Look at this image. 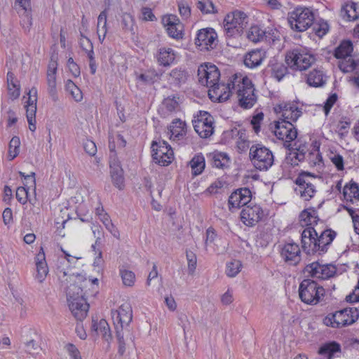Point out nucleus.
Wrapping results in <instances>:
<instances>
[{"label": "nucleus", "instance_id": "1", "mask_svg": "<svg viewBox=\"0 0 359 359\" xmlns=\"http://www.w3.org/2000/svg\"><path fill=\"white\" fill-rule=\"evenodd\" d=\"M336 236L337 233L330 229L306 227L302 233V248L309 254H324Z\"/></svg>", "mask_w": 359, "mask_h": 359}, {"label": "nucleus", "instance_id": "2", "mask_svg": "<svg viewBox=\"0 0 359 359\" xmlns=\"http://www.w3.org/2000/svg\"><path fill=\"white\" fill-rule=\"evenodd\" d=\"M232 83L240 106L244 109L252 107L257 102V95L252 81L242 74H235L232 76Z\"/></svg>", "mask_w": 359, "mask_h": 359}, {"label": "nucleus", "instance_id": "3", "mask_svg": "<svg viewBox=\"0 0 359 359\" xmlns=\"http://www.w3.org/2000/svg\"><path fill=\"white\" fill-rule=\"evenodd\" d=\"M83 289L78 284L70 285L67 290L69 307L72 314L79 320H83L89 309V304L84 298Z\"/></svg>", "mask_w": 359, "mask_h": 359}, {"label": "nucleus", "instance_id": "4", "mask_svg": "<svg viewBox=\"0 0 359 359\" xmlns=\"http://www.w3.org/2000/svg\"><path fill=\"white\" fill-rule=\"evenodd\" d=\"M316 57L306 48L297 47L287 52L285 62L294 70L304 71L316 62Z\"/></svg>", "mask_w": 359, "mask_h": 359}, {"label": "nucleus", "instance_id": "5", "mask_svg": "<svg viewBox=\"0 0 359 359\" xmlns=\"http://www.w3.org/2000/svg\"><path fill=\"white\" fill-rule=\"evenodd\" d=\"M358 318L359 312L356 308H346L327 315L323 319V323L326 326L339 328L354 323Z\"/></svg>", "mask_w": 359, "mask_h": 359}, {"label": "nucleus", "instance_id": "6", "mask_svg": "<svg viewBox=\"0 0 359 359\" xmlns=\"http://www.w3.org/2000/svg\"><path fill=\"white\" fill-rule=\"evenodd\" d=\"M314 15L308 8L298 7L288 14V22L292 29L304 32L313 22Z\"/></svg>", "mask_w": 359, "mask_h": 359}, {"label": "nucleus", "instance_id": "7", "mask_svg": "<svg viewBox=\"0 0 359 359\" xmlns=\"http://www.w3.org/2000/svg\"><path fill=\"white\" fill-rule=\"evenodd\" d=\"M249 155L253 165L257 170H267L273 164L274 156L272 151L262 144L252 145Z\"/></svg>", "mask_w": 359, "mask_h": 359}, {"label": "nucleus", "instance_id": "8", "mask_svg": "<svg viewBox=\"0 0 359 359\" xmlns=\"http://www.w3.org/2000/svg\"><path fill=\"white\" fill-rule=\"evenodd\" d=\"M325 290L314 280L304 279L300 283L299 295L301 300L307 304H316L323 297Z\"/></svg>", "mask_w": 359, "mask_h": 359}, {"label": "nucleus", "instance_id": "9", "mask_svg": "<svg viewBox=\"0 0 359 359\" xmlns=\"http://www.w3.org/2000/svg\"><path fill=\"white\" fill-rule=\"evenodd\" d=\"M247 24V15L242 11H235L226 15L223 26L226 34L233 36L240 34Z\"/></svg>", "mask_w": 359, "mask_h": 359}, {"label": "nucleus", "instance_id": "10", "mask_svg": "<svg viewBox=\"0 0 359 359\" xmlns=\"http://www.w3.org/2000/svg\"><path fill=\"white\" fill-rule=\"evenodd\" d=\"M192 123L195 131L202 138H208L214 133V118L207 111H200Z\"/></svg>", "mask_w": 359, "mask_h": 359}, {"label": "nucleus", "instance_id": "11", "mask_svg": "<svg viewBox=\"0 0 359 359\" xmlns=\"http://www.w3.org/2000/svg\"><path fill=\"white\" fill-rule=\"evenodd\" d=\"M317 178L308 172L301 173L295 180L297 188L295 191L298 192L301 197L305 201H309L313 197L316 193V182Z\"/></svg>", "mask_w": 359, "mask_h": 359}, {"label": "nucleus", "instance_id": "12", "mask_svg": "<svg viewBox=\"0 0 359 359\" xmlns=\"http://www.w3.org/2000/svg\"><path fill=\"white\" fill-rule=\"evenodd\" d=\"M152 156L156 163L168 165L174 158V153L165 141H154L151 144Z\"/></svg>", "mask_w": 359, "mask_h": 359}, {"label": "nucleus", "instance_id": "13", "mask_svg": "<svg viewBox=\"0 0 359 359\" xmlns=\"http://www.w3.org/2000/svg\"><path fill=\"white\" fill-rule=\"evenodd\" d=\"M198 78L201 85L209 88L219 81L220 72L215 65L203 64L198 67Z\"/></svg>", "mask_w": 359, "mask_h": 359}, {"label": "nucleus", "instance_id": "14", "mask_svg": "<svg viewBox=\"0 0 359 359\" xmlns=\"http://www.w3.org/2000/svg\"><path fill=\"white\" fill-rule=\"evenodd\" d=\"M304 273L313 278L325 280L336 274L337 268L331 264H321L314 262L305 266Z\"/></svg>", "mask_w": 359, "mask_h": 359}, {"label": "nucleus", "instance_id": "15", "mask_svg": "<svg viewBox=\"0 0 359 359\" xmlns=\"http://www.w3.org/2000/svg\"><path fill=\"white\" fill-rule=\"evenodd\" d=\"M274 134L279 140L285 141L286 147H289L290 142L297 138V130L290 121L281 120L276 123Z\"/></svg>", "mask_w": 359, "mask_h": 359}, {"label": "nucleus", "instance_id": "16", "mask_svg": "<svg viewBox=\"0 0 359 359\" xmlns=\"http://www.w3.org/2000/svg\"><path fill=\"white\" fill-rule=\"evenodd\" d=\"M161 23L170 37L175 39L183 38V25L177 15L172 14L163 15Z\"/></svg>", "mask_w": 359, "mask_h": 359}, {"label": "nucleus", "instance_id": "17", "mask_svg": "<svg viewBox=\"0 0 359 359\" xmlns=\"http://www.w3.org/2000/svg\"><path fill=\"white\" fill-rule=\"evenodd\" d=\"M132 308L128 304H123L117 310L111 311V318L116 329L121 330L127 327L132 320Z\"/></svg>", "mask_w": 359, "mask_h": 359}, {"label": "nucleus", "instance_id": "18", "mask_svg": "<svg viewBox=\"0 0 359 359\" xmlns=\"http://www.w3.org/2000/svg\"><path fill=\"white\" fill-rule=\"evenodd\" d=\"M232 77L229 82L225 85L218 81L216 85L208 88V95L210 99L214 102H224L227 100L231 94L234 93L233 90Z\"/></svg>", "mask_w": 359, "mask_h": 359}, {"label": "nucleus", "instance_id": "19", "mask_svg": "<svg viewBox=\"0 0 359 359\" xmlns=\"http://www.w3.org/2000/svg\"><path fill=\"white\" fill-rule=\"evenodd\" d=\"M252 193L248 188L238 189L229 197L228 205L229 210L238 209L242 206L245 207L251 201Z\"/></svg>", "mask_w": 359, "mask_h": 359}, {"label": "nucleus", "instance_id": "20", "mask_svg": "<svg viewBox=\"0 0 359 359\" xmlns=\"http://www.w3.org/2000/svg\"><path fill=\"white\" fill-rule=\"evenodd\" d=\"M264 211L257 204H250L243 208L241 213L242 222L247 226H252L262 219Z\"/></svg>", "mask_w": 359, "mask_h": 359}, {"label": "nucleus", "instance_id": "21", "mask_svg": "<svg viewBox=\"0 0 359 359\" xmlns=\"http://www.w3.org/2000/svg\"><path fill=\"white\" fill-rule=\"evenodd\" d=\"M37 90L32 88L28 93V98L25 106L26 109V116L29 123V128L31 131L36 130V97Z\"/></svg>", "mask_w": 359, "mask_h": 359}, {"label": "nucleus", "instance_id": "22", "mask_svg": "<svg viewBox=\"0 0 359 359\" xmlns=\"http://www.w3.org/2000/svg\"><path fill=\"white\" fill-rule=\"evenodd\" d=\"M281 258L289 265L296 266L301 261V250L295 243H285L280 251Z\"/></svg>", "mask_w": 359, "mask_h": 359}, {"label": "nucleus", "instance_id": "23", "mask_svg": "<svg viewBox=\"0 0 359 359\" xmlns=\"http://www.w3.org/2000/svg\"><path fill=\"white\" fill-rule=\"evenodd\" d=\"M217 34L212 28L200 29L197 34L195 43L201 49H212L215 45Z\"/></svg>", "mask_w": 359, "mask_h": 359}, {"label": "nucleus", "instance_id": "24", "mask_svg": "<svg viewBox=\"0 0 359 359\" xmlns=\"http://www.w3.org/2000/svg\"><path fill=\"white\" fill-rule=\"evenodd\" d=\"M57 70V62L52 57L47 68L46 82L48 85V91L53 100H57V81L56 74Z\"/></svg>", "mask_w": 359, "mask_h": 359}, {"label": "nucleus", "instance_id": "25", "mask_svg": "<svg viewBox=\"0 0 359 359\" xmlns=\"http://www.w3.org/2000/svg\"><path fill=\"white\" fill-rule=\"evenodd\" d=\"M266 58V52L262 49H255L245 55L244 64L249 68H255L260 66Z\"/></svg>", "mask_w": 359, "mask_h": 359}, {"label": "nucleus", "instance_id": "26", "mask_svg": "<svg viewBox=\"0 0 359 359\" xmlns=\"http://www.w3.org/2000/svg\"><path fill=\"white\" fill-rule=\"evenodd\" d=\"M228 135L235 140L236 147L239 152L245 151L249 147V141L246 131L236 128L227 133Z\"/></svg>", "mask_w": 359, "mask_h": 359}, {"label": "nucleus", "instance_id": "27", "mask_svg": "<svg viewBox=\"0 0 359 359\" xmlns=\"http://www.w3.org/2000/svg\"><path fill=\"white\" fill-rule=\"evenodd\" d=\"M299 221L302 226L307 227L319 228L318 222L323 224L318 218L317 211L314 208H308L303 210L299 215Z\"/></svg>", "mask_w": 359, "mask_h": 359}, {"label": "nucleus", "instance_id": "28", "mask_svg": "<svg viewBox=\"0 0 359 359\" xmlns=\"http://www.w3.org/2000/svg\"><path fill=\"white\" fill-rule=\"evenodd\" d=\"M35 262L36 266V278L39 282L42 283L48 273V268L43 248H41L40 251L36 255Z\"/></svg>", "mask_w": 359, "mask_h": 359}, {"label": "nucleus", "instance_id": "29", "mask_svg": "<svg viewBox=\"0 0 359 359\" xmlns=\"http://www.w3.org/2000/svg\"><path fill=\"white\" fill-rule=\"evenodd\" d=\"M177 57V53L172 48L162 47L158 51L157 60L161 65L168 67L174 63Z\"/></svg>", "mask_w": 359, "mask_h": 359}, {"label": "nucleus", "instance_id": "30", "mask_svg": "<svg viewBox=\"0 0 359 359\" xmlns=\"http://www.w3.org/2000/svg\"><path fill=\"white\" fill-rule=\"evenodd\" d=\"M280 112H282L283 120L289 121H296L301 116L302 111L298 109L294 104L290 103H285L278 106Z\"/></svg>", "mask_w": 359, "mask_h": 359}, {"label": "nucleus", "instance_id": "31", "mask_svg": "<svg viewBox=\"0 0 359 359\" xmlns=\"http://www.w3.org/2000/svg\"><path fill=\"white\" fill-rule=\"evenodd\" d=\"M168 130L170 140H180L186 135L185 123L180 119H175L171 123Z\"/></svg>", "mask_w": 359, "mask_h": 359}, {"label": "nucleus", "instance_id": "32", "mask_svg": "<svg viewBox=\"0 0 359 359\" xmlns=\"http://www.w3.org/2000/svg\"><path fill=\"white\" fill-rule=\"evenodd\" d=\"M92 329L97 334H100L105 341L109 342L111 339L110 328L106 320L101 319L99 322L93 320Z\"/></svg>", "mask_w": 359, "mask_h": 359}, {"label": "nucleus", "instance_id": "33", "mask_svg": "<svg viewBox=\"0 0 359 359\" xmlns=\"http://www.w3.org/2000/svg\"><path fill=\"white\" fill-rule=\"evenodd\" d=\"M359 65V55H350L339 62V69L344 72H351Z\"/></svg>", "mask_w": 359, "mask_h": 359}, {"label": "nucleus", "instance_id": "34", "mask_svg": "<svg viewBox=\"0 0 359 359\" xmlns=\"http://www.w3.org/2000/svg\"><path fill=\"white\" fill-rule=\"evenodd\" d=\"M7 84L8 95L12 100L18 98L20 95V86L14 74L8 72L7 74Z\"/></svg>", "mask_w": 359, "mask_h": 359}, {"label": "nucleus", "instance_id": "35", "mask_svg": "<svg viewBox=\"0 0 359 359\" xmlns=\"http://www.w3.org/2000/svg\"><path fill=\"white\" fill-rule=\"evenodd\" d=\"M107 13L106 10L102 11L97 18V33L98 39L102 43L107 33Z\"/></svg>", "mask_w": 359, "mask_h": 359}, {"label": "nucleus", "instance_id": "36", "mask_svg": "<svg viewBox=\"0 0 359 359\" xmlns=\"http://www.w3.org/2000/svg\"><path fill=\"white\" fill-rule=\"evenodd\" d=\"M307 83L313 87L323 86L325 83L324 74L321 69H314L307 76Z\"/></svg>", "mask_w": 359, "mask_h": 359}, {"label": "nucleus", "instance_id": "37", "mask_svg": "<svg viewBox=\"0 0 359 359\" xmlns=\"http://www.w3.org/2000/svg\"><path fill=\"white\" fill-rule=\"evenodd\" d=\"M340 352L341 346L335 341L324 344L318 351L319 354L323 355L325 359H332L336 353Z\"/></svg>", "mask_w": 359, "mask_h": 359}, {"label": "nucleus", "instance_id": "38", "mask_svg": "<svg viewBox=\"0 0 359 359\" xmlns=\"http://www.w3.org/2000/svg\"><path fill=\"white\" fill-rule=\"evenodd\" d=\"M341 15L346 20H355L359 16L358 4L353 2L346 4L341 11Z\"/></svg>", "mask_w": 359, "mask_h": 359}, {"label": "nucleus", "instance_id": "39", "mask_svg": "<svg viewBox=\"0 0 359 359\" xmlns=\"http://www.w3.org/2000/svg\"><path fill=\"white\" fill-rule=\"evenodd\" d=\"M246 37L253 43H258L262 41L266 35L265 30L257 25H254L246 32Z\"/></svg>", "mask_w": 359, "mask_h": 359}, {"label": "nucleus", "instance_id": "40", "mask_svg": "<svg viewBox=\"0 0 359 359\" xmlns=\"http://www.w3.org/2000/svg\"><path fill=\"white\" fill-rule=\"evenodd\" d=\"M353 47L351 41H343L334 50V56L337 59L348 57L353 52Z\"/></svg>", "mask_w": 359, "mask_h": 359}, {"label": "nucleus", "instance_id": "41", "mask_svg": "<svg viewBox=\"0 0 359 359\" xmlns=\"http://www.w3.org/2000/svg\"><path fill=\"white\" fill-rule=\"evenodd\" d=\"M192 174L194 176L200 175L205 168V158L203 155H196L189 162Z\"/></svg>", "mask_w": 359, "mask_h": 359}, {"label": "nucleus", "instance_id": "42", "mask_svg": "<svg viewBox=\"0 0 359 359\" xmlns=\"http://www.w3.org/2000/svg\"><path fill=\"white\" fill-rule=\"evenodd\" d=\"M119 274L121 278L123 284L126 287L134 286L136 280L135 274L133 271L121 266L119 269Z\"/></svg>", "mask_w": 359, "mask_h": 359}, {"label": "nucleus", "instance_id": "43", "mask_svg": "<svg viewBox=\"0 0 359 359\" xmlns=\"http://www.w3.org/2000/svg\"><path fill=\"white\" fill-rule=\"evenodd\" d=\"M343 194L347 201H352L353 198L358 199L359 187L358 184L351 181L348 184L344 186Z\"/></svg>", "mask_w": 359, "mask_h": 359}, {"label": "nucleus", "instance_id": "44", "mask_svg": "<svg viewBox=\"0 0 359 359\" xmlns=\"http://www.w3.org/2000/svg\"><path fill=\"white\" fill-rule=\"evenodd\" d=\"M271 75L280 81L287 74V67L281 62H274L270 65Z\"/></svg>", "mask_w": 359, "mask_h": 359}, {"label": "nucleus", "instance_id": "45", "mask_svg": "<svg viewBox=\"0 0 359 359\" xmlns=\"http://www.w3.org/2000/svg\"><path fill=\"white\" fill-rule=\"evenodd\" d=\"M196 8L203 14H215L217 13L215 5L210 0H199L196 3Z\"/></svg>", "mask_w": 359, "mask_h": 359}, {"label": "nucleus", "instance_id": "46", "mask_svg": "<svg viewBox=\"0 0 359 359\" xmlns=\"http://www.w3.org/2000/svg\"><path fill=\"white\" fill-rule=\"evenodd\" d=\"M65 89L76 102H80L83 99L81 90L72 80L67 81Z\"/></svg>", "mask_w": 359, "mask_h": 359}, {"label": "nucleus", "instance_id": "47", "mask_svg": "<svg viewBox=\"0 0 359 359\" xmlns=\"http://www.w3.org/2000/svg\"><path fill=\"white\" fill-rule=\"evenodd\" d=\"M18 13L21 18L20 24L25 31H29L32 25V9L31 10H18Z\"/></svg>", "mask_w": 359, "mask_h": 359}, {"label": "nucleus", "instance_id": "48", "mask_svg": "<svg viewBox=\"0 0 359 359\" xmlns=\"http://www.w3.org/2000/svg\"><path fill=\"white\" fill-rule=\"evenodd\" d=\"M20 140L17 136H14L8 145V158L9 161L13 160L18 156L20 151Z\"/></svg>", "mask_w": 359, "mask_h": 359}, {"label": "nucleus", "instance_id": "49", "mask_svg": "<svg viewBox=\"0 0 359 359\" xmlns=\"http://www.w3.org/2000/svg\"><path fill=\"white\" fill-rule=\"evenodd\" d=\"M100 219L114 237L117 238L119 237V232L111 222L107 213L100 214Z\"/></svg>", "mask_w": 359, "mask_h": 359}, {"label": "nucleus", "instance_id": "50", "mask_svg": "<svg viewBox=\"0 0 359 359\" xmlns=\"http://www.w3.org/2000/svg\"><path fill=\"white\" fill-rule=\"evenodd\" d=\"M229 161V158L224 153H216L212 156V165L217 168H223Z\"/></svg>", "mask_w": 359, "mask_h": 359}, {"label": "nucleus", "instance_id": "51", "mask_svg": "<svg viewBox=\"0 0 359 359\" xmlns=\"http://www.w3.org/2000/svg\"><path fill=\"white\" fill-rule=\"evenodd\" d=\"M242 264L241 261L234 259L226 264V275L229 277H235L241 271Z\"/></svg>", "mask_w": 359, "mask_h": 359}, {"label": "nucleus", "instance_id": "52", "mask_svg": "<svg viewBox=\"0 0 359 359\" xmlns=\"http://www.w3.org/2000/svg\"><path fill=\"white\" fill-rule=\"evenodd\" d=\"M135 20L130 14H124L122 17L121 26L125 32L134 34Z\"/></svg>", "mask_w": 359, "mask_h": 359}, {"label": "nucleus", "instance_id": "53", "mask_svg": "<svg viewBox=\"0 0 359 359\" xmlns=\"http://www.w3.org/2000/svg\"><path fill=\"white\" fill-rule=\"evenodd\" d=\"M312 25L314 33L319 37L325 36L329 30L328 24L324 21L313 23Z\"/></svg>", "mask_w": 359, "mask_h": 359}, {"label": "nucleus", "instance_id": "54", "mask_svg": "<svg viewBox=\"0 0 359 359\" xmlns=\"http://www.w3.org/2000/svg\"><path fill=\"white\" fill-rule=\"evenodd\" d=\"M186 257L188 264V272L189 274L193 275L197 264L196 255L191 251H187Z\"/></svg>", "mask_w": 359, "mask_h": 359}, {"label": "nucleus", "instance_id": "55", "mask_svg": "<svg viewBox=\"0 0 359 359\" xmlns=\"http://www.w3.org/2000/svg\"><path fill=\"white\" fill-rule=\"evenodd\" d=\"M111 176L114 184L116 187H117L119 189H123V169H121L119 171L113 170L111 171Z\"/></svg>", "mask_w": 359, "mask_h": 359}, {"label": "nucleus", "instance_id": "56", "mask_svg": "<svg viewBox=\"0 0 359 359\" xmlns=\"http://www.w3.org/2000/svg\"><path fill=\"white\" fill-rule=\"evenodd\" d=\"M109 165L111 171L113 170H121L122 169L121 163L116 156V151L111 149V154H109Z\"/></svg>", "mask_w": 359, "mask_h": 359}, {"label": "nucleus", "instance_id": "57", "mask_svg": "<svg viewBox=\"0 0 359 359\" xmlns=\"http://www.w3.org/2000/svg\"><path fill=\"white\" fill-rule=\"evenodd\" d=\"M79 43L81 48L86 53V54L93 52V46L91 41L83 34L81 35Z\"/></svg>", "mask_w": 359, "mask_h": 359}, {"label": "nucleus", "instance_id": "58", "mask_svg": "<svg viewBox=\"0 0 359 359\" xmlns=\"http://www.w3.org/2000/svg\"><path fill=\"white\" fill-rule=\"evenodd\" d=\"M28 191L23 187H20L16 190V198L22 204H25L27 201Z\"/></svg>", "mask_w": 359, "mask_h": 359}, {"label": "nucleus", "instance_id": "59", "mask_svg": "<svg viewBox=\"0 0 359 359\" xmlns=\"http://www.w3.org/2000/svg\"><path fill=\"white\" fill-rule=\"evenodd\" d=\"M330 159L338 170H344V158L342 156L339 154H332L330 155Z\"/></svg>", "mask_w": 359, "mask_h": 359}, {"label": "nucleus", "instance_id": "60", "mask_svg": "<svg viewBox=\"0 0 359 359\" xmlns=\"http://www.w3.org/2000/svg\"><path fill=\"white\" fill-rule=\"evenodd\" d=\"M178 9L181 17L184 20L188 19L191 15V8L187 3H178Z\"/></svg>", "mask_w": 359, "mask_h": 359}, {"label": "nucleus", "instance_id": "61", "mask_svg": "<svg viewBox=\"0 0 359 359\" xmlns=\"http://www.w3.org/2000/svg\"><path fill=\"white\" fill-rule=\"evenodd\" d=\"M264 118L263 113L260 112L252 116L251 120V124L256 133H258L260 130V123Z\"/></svg>", "mask_w": 359, "mask_h": 359}, {"label": "nucleus", "instance_id": "62", "mask_svg": "<svg viewBox=\"0 0 359 359\" xmlns=\"http://www.w3.org/2000/svg\"><path fill=\"white\" fill-rule=\"evenodd\" d=\"M83 148L86 152L90 156H94L97 153V147L92 140H86L83 142Z\"/></svg>", "mask_w": 359, "mask_h": 359}, {"label": "nucleus", "instance_id": "63", "mask_svg": "<svg viewBox=\"0 0 359 359\" xmlns=\"http://www.w3.org/2000/svg\"><path fill=\"white\" fill-rule=\"evenodd\" d=\"M116 330V337L118 342V353L121 355H123L126 351L125 341L123 339V333L121 329L117 328Z\"/></svg>", "mask_w": 359, "mask_h": 359}, {"label": "nucleus", "instance_id": "64", "mask_svg": "<svg viewBox=\"0 0 359 359\" xmlns=\"http://www.w3.org/2000/svg\"><path fill=\"white\" fill-rule=\"evenodd\" d=\"M346 300L351 303L359 302V280L353 292L346 296Z\"/></svg>", "mask_w": 359, "mask_h": 359}]
</instances>
